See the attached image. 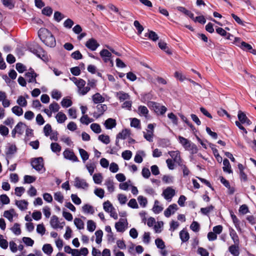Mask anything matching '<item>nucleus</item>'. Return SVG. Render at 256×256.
<instances>
[{"label":"nucleus","mask_w":256,"mask_h":256,"mask_svg":"<svg viewBox=\"0 0 256 256\" xmlns=\"http://www.w3.org/2000/svg\"><path fill=\"white\" fill-rule=\"evenodd\" d=\"M38 35L40 40L47 46L54 48L56 45L54 37L48 30L41 28L38 32Z\"/></svg>","instance_id":"f257e3e1"},{"label":"nucleus","mask_w":256,"mask_h":256,"mask_svg":"<svg viewBox=\"0 0 256 256\" xmlns=\"http://www.w3.org/2000/svg\"><path fill=\"white\" fill-rule=\"evenodd\" d=\"M74 84L78 87V92L80 95L84 96L90 90L89 86H85L86 82L84 80L74 78Z\"/></svg>","instance_id":"f03ea898"},{"label":"nucleus","mask_w":256,"mask_h":256,"mask_svg":"<svg viewBox=\"0 0 256 256\" xmlns=\"http://www.w3.org/2000/svg\"><path fill=\"white\" fill-rule=\"evenodd\" d=\"M176 192L172 187L168 186L164 189L162 192V196L168 202L172 201V198L176 195Z\"/></svg>","instance_id":"7ed1b4c3"},{"label":"nucleus","mask_w":256,"mask_h":256,"mask_svg":"<svg viewBox=\"0 0 256 256\" xmlns=\"http://www.w3.org/2000/svg\"><path fill=\"white\" fill-rule=\"evenodd\" d=\"M32 166L37 171H40L44 168V160L42 157L35 158L32 160Z\"/></svg>","instance_id":"20e7f679"},{"label":"nucleus","mask_w":256,"mask_h":256,"mask_svg":"<svg viewBox=\"0 0 256 256\" xmlns=\"http://www.w3.org/2000/svg\"><path fill=\"white\" fill-rule=\"evenodd\" d=\"M128 223L126 219L120 218L115 224V228L118 232H122L128 228Z\"/></svg>","instance_id":"39448f33"},{"label":"nucleus","mask_w":256,"mask_h":256,"mask_svg":"<svg viewBox=\"0 0 256 256\" xmlns=\"http://www.w3.org/2000/svg\"><path fill=\"white\" fill-rule=\"evenodd\" d=\"M50 224L51 226L54 229L58 228L62 229L63 228L64 225L65 224V222H60L58 216L54 215L52 216L51 218Z\"/></svg>","instance_id":"423d86ee"},{"label":"nucleus","mask_w":256,"mask_h":256,"mask_svg":"<svg viewBox=\"0 0 256 256\" xmlns=\"http://www.w3.org/2000/svg\"><path fill=\"white\" fill-rule=\"evenodd\" d=\"M152 106L154 112L158 114L162 115L165 114L167 110V108L164 106H160V104L155 102H151Z\"/></svg>","instance_id":"0eeeda50"},{"label":"nucleus","mask_w":256,"mask_h":256,"mask_svg":"<svg viewBox=\"0 0 256 256\" xmlns=\"http://www.w3.org/2000/svg\"><path fill=\"white\" fill-rule=\"evenodd\" d=\"M235 40L236 42L239 43L238 44H237V45L244 50H248L252 54L255 52L256 50L252 49V46L250 44L244 42H240V40L239 38H236Z\"/></svg>","instance_id":"6e6552de"},{"label":"nucleus","mask_w":256,"mask_h":256,"mask_svg":"<svg viewBox=\"0 0 256 256\" xmlns=\"http://www.w3.org/2000/svg\"><path fill=\"white\" fill-rule=\"evenodd\" d=\"M96 108L97 112H94L93 114V116L96 118H98L102 116L108 108L106 105L104 104H98Z\"/></svg>","instance_id":"1a4fd4ad"},{"label":"nucleus","mask_w":256,"mask_h":256,"mask_svg":"<svg viewBox=\"0 0 256 256\" xmlns=\"http://www.w3.org/2000/svg\"><path fill=\"white\" fill-rule=\"evenodd\" d=\"M64 156L65 158L70 160L74 162H78V158L75 155L73 151L69 149L66 150L63 152Z\"/></svg>","instance_id":"9d476101"},{"label":"nucleus","mask_w":256,"mask_h":256,"mask_svg":"<svg viewBox=\"0 0 256 256\" xmlns=\"http://www.w3.org/2000/svg\"><path fill=\"white\" fill-rule=\"evenodd\" d=\"M100 54L104 62H108L110 61L112 65H113V62L110 60L112 56L110 52L106 49H103L100 52Z\"/></svg>","instance_id":"9b49d317"},{"label":"nucleus","mask_w":256,"mask_h":256,"mask_svg":"<svg viewBox=\"0 0 256 256\" xmlns=\"http://www.w3.org/2000/svg\"><path fill=\"white\" fill-rule=\"evenodd\" d=\"M74 186L78 188H86L88 186V184L86 182L84 179L76 177L74 179Z\"/></svg>","instance_id":"f8f14e48"},{"label":"nucleus","mask_w":256,"mask_h":256,"mask_svg":"<svg viewBox=\"0 0 256 256\" xmlns=\"http://www.w3.org/2000/svg\"><path fill=\"white\" fill-rule=\"evenodd\" d=\"M25 75L26 80L29 83H37L36 77L38 76V74L32 69H30L29 72L26 73Z\"/></svg>","instance_id":"ddd939ff"},{"label":"nucleus","mask_w":256,"mask_h":256,"mask_svg":"<svg viewBox=\"0 0 256 256\" xmlns=\"http://www.w3.org/2000/svg\"><path fill=\"white\" fill-rule=\"evenodd\" d=\"M168 154L172 158L174 162L178 164V165L182 162L180 152L178 150L170 151L168 152Z\"/></svg>","instance_id":"4468645a"},{"label":"nucleus","mask_w":256,"mask_h":256,"mask_svg":"<svg viewBox=\"0 0 256 256\" xmlns=\"http://www.w3.org/2000/svg\"><path fill=\"white\" fill-rule=\"evenodd\" d=\"M0 102L5 108L10 106V101L8 98L6 92L4 91H0Z\"/></svg>","instance_id":"2eb2a0df"},{"label":"nucleus","mask_w":256,"mask_h":256,"mask_svg":"<svg viewBox=\"0 0 256 256\" xmlns=\"http://www.w3.org/2000/svg\"><path fill=\"white\" fill-rule=\"evenodd\" d=\"M99 46L100 44L98 42L92 38L88 40L86 43V48L92 51L96 50Z\"/></svg>","instance_id":"dca6fc26"},{"label":"nucleus","mask_w":256,"mask_h":256,"mask_svg":"<svg viewBox=\"0 0 256 256\" xmlns=\"http://www.w3.org/2000/svg\"><path fill=\"white\" fill-rule=\"evenodd\" d=\"M178 210V206L176 204L170 205L164 210V214L166 217L169 218Z\"/></svg>","instance_id":"f3484780"},{"label":"nucleus","mask_w":256,"mask_h":256,"mask_svg":"<svg viewBox=\"0 0 256 256\" xmlns=\"http://www.w3.org/2000/svg\"><path fill=\"white\" fill-rule=\"evenodd\" d=\"M32 52L36 54L38 57L42 58L43 60L46 59V52L43 49L40 47H37L34 48Z\"/></svg>","instance_id":"a211bd4d"},{"label":"nucleus","mask_w":256,"mask_h":256,"mask_svg":"<svg viewBox=\"0 0 256 256\" xmlns=\"http://www.w3.org/2000/svg\"><path fill=\"white\" fill-rule=\"evenodd\" d=\"M116 96L120 102L127 100L130 99V96L122 91H120L116 94Z\"/></svg>","instance_id":"6ab92c4d"},{"label":"nucleus","mask_w":256,"mask_h":256,"mask_svg":"<svg viewBox=\"0 0 256 256\" xmlns=\"http://www.w3.org/2000/svg\"><path fill=\"white\" fill-rule=\"evenodd\" d=\"M92 100L94 104H98L104 102L105 98L100 94L96 92L92 96Z\"/></svg>","instance_id":"aec40b11"},{"label":"nucleus","mask_w":256,"mask_h":256,"mask_svg":"<svg viewBox=\"0 0 256 256\" xmlns=\"http://www.w3.org/2000/svg\"><path fill=\"white\" fill-rule=\"evenodd\" d=\"M116 121L114 119L109 118L107 119L104 124V125L106 129H112L116 127Z\"/></svg>","instance_id":"412c9836"},{"label":"nucleus","mask_w":256,"mask_h":256,"mask_svg":"<svg viewBox=\"0 0 256 256\" xmlns=\"http://www.w3.org/2000/svg\"><path fill=\"white\" fill-rule=\"evenodd\" d=\"M15 214V211L14 209H10L8 210L4 211V216L8 218L10 222L13 221L14 216Z\"/></svg>","instance_id":"4be33fe9"},{"label":"nucleus","mask_w":256,"mask_h":256,"mask_svg":"<svg viewBox=\"0 0 256 256\" xmlns=\"http://www.w3.org/2000/svg\"><path fill=\"white\" fill-rule=\"evenodd\" d=\"M56 118L58 123H64L67 119L66 115L62 112H60L56 114Z\"/></svg>","instance_id":"5701e85b"},{"label":"nucleus","mask_w":256,"mask_h":256,"mask_svg":"<svg viewBox=\"0 0 256 256\" xmlns=\"http://www.w3.org/2000/svg\"><path fill=\"white\" fill-rule=\"evenodd\" d=\"M16 204L21 210H25L27 209L28 202L25 200H16Z\"/></svg>","instance_id":"b1692460"},{"label":"nucleus","mask_w":256,"mask_h":256,"mask_svg":"<svg viewBox=\"0 0 256 256\" xmlns=\"http://www.w3.org/2000/svg\"><path fill=\"white\" fill-rule=\"evenodd\" d=\"M228 250L234 256H238L240 254L238 245L236 244L232 245L229 247Z\"/></svg>","instance_id":"393cba45"},{"label":"nucleus","mask_w":256,"mask_h":256,"mask_svg":"<svg viewBox=\"0 0 256 256\" xmlns=\"http://www.w3.org/2000/svg\"><path fill=\"white\" fill-rule=\"evenodd\" d=\"M26 125L23 122H20L16 126L14 129L17 132V134L21 135L23 134L24 129L26 128Z\"/></svg>","instance_id":"a878e982"},{"label":"nucleus","mask_w":256,"mask_h":256,"mask_svg":"<svg viewBox=\"0 0 256 256\" xmlns=\"http://www.w3.org/2000/svg\"><path fill=\"white\" fill-rule=\"evenodd\" d=\"M16 146L14 144H9L6 150V154L7 156H12L16 152Z\"/></svg>","instance_id":"bb28decb"},{"label":"nucleus","mask_w":256,"mask_h":256,"mask_svg":"<svg viewBox=\"0 0 256 256\" xmlns=\"http://www.w3.org/2000/svg\"><path fill=\"white\" fill-rule=\"evenodd\" d=\"M138 114L140 116H143L144 117L147 118L148 113V110L146 106H139L138 109Z\"/></svg>","instance_id":"cd10ccee"},{"label":"nucleus","mask_w":256,"mask_h":256,"mask_svg":"<svg viewBox=\"0 0 256 256\" xmlns=\"http://www.w3.org/2000/svg\"><path fill=\"white\" fill-rule=\"evenodd\" d=\"M223 165H224L223 170L224 172H226L229 174H230L232 172V170H231V166H230V162L228 159L225 158L224 160Z\"/></svg>","instance_id":"c85d7f7f"},{"label":"nucleus","mask_w":256,"mask_h":256,"mask_svg":"<svg viewBox=\"0 0 256 256\" xmlns=\"http://www.w3.org/2000/svg\"><path fill=\"white\" fill-rule=\"evenodd\" d=\"M82 212L85 214H93L94 212V210L92 206L86 204L82 207Z\"/></svg>","instance_id":"c756f323"},{"label":"nucleus","mask_w":256,"mask_h":256,"mask_svg":"<svg viewBox=\"0 0 256 256\" xmlns=\"http://www.w3.org/2000/svg\"><path fill=\"white\" fill-rule=\"evenodd\" d=\"M105 185L110 192H112L114 190V186L112 180L110 179L106 180L105 182Z\"/></svg>","instance_id":"7c9ffc66"},{"label":"nucleus","mask_w":256,"mask_h":256,"mask_svg":"<svg viewBox=\"0 0 256 256\" xmlns=\"http://www.w3.org/2000/svg\"><path fill=\"white\" fill-rule=\"evenodd\" d=\"M80 122L84 124L88 125L94 121L92 118H90L87 114L83 115L80 120Z\"/></svg>","instance_id":"2f4dec72"},{"label":"nucleus","mask_w":256,"mask_h":256,"mask_svg":"<svg viewBox=\"0 0 256 256\" xmlns=\"http://www.w3.org/2000/svg\"><path fill=\"white\" fill-rule=\"evenodd\" d=\"M16 103L21 107H26L28 104L26 100L22 96H20L18 97L16 100Z\"/></svg>","instance_id":"473e14b6"},{"label":"nucleus","mask_w":256,"mask_h":256,"mask_svg":"<svg viewBox=\"0 0 256 256\" xmlns=\"http://www.w3.org/2000/svg\"><path fill=\"white\" fill-rule=\"evenodd\" d=\"M130 134L129 130H127V129L124 130L117 135V139L120 138V139L124 140L128 136H130Z\"/></svg>","instance_id":"72a5a7b5"},{"label":"nucleus","mask_w":256,"mask_h":256,"mask_svg":"<svg viewBox=\"0 0 256 256\" xmlns=\"http://www.w3.org/2000/svg\"><path fill=\"white\" fill-rule=\"evenodd\" d=\"M12 112L17 116H20L23 114V110L20 106H16L12 108Z\"/></svg>","instance_id":"f704fd0d"},{"label":"nucleus","mask_w":256,"mask_h":256,"mask_svg":"<svg viewBox=\"0 0 256 256\" xmlns=\"http://www.w3.org/2000/svg\"><path fill=\"white\" fill-rule=\"evenodd\" d=\"M78 151L83 162H84L89 158V154L88 152L82 148H80L78 149Z\"/></svg>","instance_id":"c9c22d12"},{"label":"nucleus","mask_w":256,"mask_h":256,"mask_svg":"<svg viewBox=\"0 0 256 256\" xmlns=\"http://www.w3.org/2000/svg\"><path fill=\"white\" fill-rule=\"evenodd\" d=\"M163 210V208L160 206V202L158 200L154 201V204L152 208L153 212L155 214H159Z\"/></svg>","instance_id":"e433bc0d"},{"label":"nucleus","mask_w":256,"mask_h":256,"mask_svg":"<svg viewBox=\"0 0 256 256\" xmlns=\"http://www.w3.org/2000/svg\"><path fill=\"white\" fill-rule=\"evenodd\" d=\"M74 224L78 230H82L84 228V222L80 218H75L74 220Z\"/></svg>","instance_id":"4c0bfd02"},{"label":"nucleus","mask_w":256,"mask_h":256,"mask_svg":"<svg viewBox=\"0 0 256 256\" xmlns=\"http://www.w3.org/2000/svg\"><path fill=\"white\" fill-rule=\"evenodd\" d=\"M230 216L232 217V222L234 224V226L236 228L239 230H240V222L238 220V219L237 218L236 215L234 214L233 212H230Z\"/></svg>","instance_id":"58836bf2"},{"label":"nucleus","mask_w":256,"mask_h":256,"mask_svg":"<svg viewBox=\"0 0 256 256\" xmlns=\"http://www.w3.org/2000/svg\"><path fill=\"white\" fill-rule=\"evenodd\" d=\"M180 236L182 242H186L190 238L188 232L184 230L180 232Z\"/></svg>","instance_id":"ea45409f"},{"label":"nucleus","mask_w":256,"mask_h":256,"mask_svg":"<svg viewBox=\"0 0 256 256\" xmlns=\"http://www.w3.org/2000/svg\"><path fill=\"white\" fill-rule=\"evenodd\" d=\"M178 140L180 142L182 145V146L186 149V148L190 146V143L191 142L188 139L182 136H178Z\"/></svg>","instance_id":"a19ab883"},{"label":"nucleus","mask_w":256,"mask_h":256,"mask_svg":"<svg viewBox=\"0 0 256 256\" xmlns=\"http://www.w3.org/2000/svg\"><path fill=\"white\" fill-rule=\"evenodd\" d=\"M159 48L162 50H164L167 54H172V52L168 48L167 44L166 42H160L158 44Z\"/></svg>","instance_id":"79ce46f5"},{"label":"nucleus","mask_w":256,"mask_h":256,"mask_svg":"<svg viewBox=\"0 0 256 256\" xmlns=\"http://www.w3.org/2000/svg\"><path fill=\"white\" fill-rule=\"evenodd\" d=\"M142 156H145L144 152V151L139 152V154H136L134 156V162L137 163H141L143 160Z\"/></svg>","instance_id":"37998d69"},{"label":"nucleus","mask_w":256,"mask_h":256,"mask_svg":"<svg viewBox=\"0 0 256 256\" xmlns=\"http://www.w3.org/2000/svg\"><path fill=\"white\" fill-rule=\"evenodd\" d=\"M90 127L91 130L96 134H100L102 132L100 126L98 124L93 123L91 124Z\"/></svg>","instance_id":"c03bdc74"},{"label":"nucleus","mask_w":256,"mask_h":256,"mask_svg":"<svg viewBox=\"0 0 256 256\" xmlns=\"http://www.w3.org/2000/svg\"><path fill=\"white\" fill-rule=\"evenodd\" d=\"M49 108L50 109V111L52 112H58L60 106L58 105V103L56 102H53L52 104H50L49 106Z\"/></svg>","instance_id":"a18cd8bd"},{"label":"nucleus","mask_w":256,"mask_h":256,"mask_svg":"<svg viewBox=\"0 0 256 256\" xmlns=\"http://www.w3.org/2000/svg\"><path fill=\"white\" fill-rule=\"evenodd\" d=\"M103 206L104 210L107 212H110L112 209H114L113 206L108 200L105 202L103 204Z\"/></svg>","instance_id":"49530a36"},{"label":"nucleus","mask_w":256,"mask_h":256,"mask_svg":"<svg viewBox=\"0 0 256 256\" xmlns=\"http://www.w3.org/2000/svg\"><path fill=\"white\" fill-rule=\"evenodd\" d=\"M145 36H148L150 39L154 42L156 41L158 39V34L152 30L150 31L148 34H146Z\"/></svg>","instance_id":"de8ad7c7"},{"label":"nucleus","mask_w":256,"mask_h":256,"mask_svg":"<svg viewBox=\"0 0 256 256\" xmlns=\"http://www.w3.org/2000/svg\"><path fill=\"white\" fill-rule=\"evenodd\" d=\"M230 236L232 240H233L234 244L238 245L240 242L238 234L234 230H232L230 232Z\"/></svg>","instance_id":"09e8293b"},{"label":"nucleus","mask_w":256,"mask_h":256,"mask_svg":"<svg viewBox=\"0 0 256 256\" xmlns=\"http://www.w3.org/2000/svg\"><path fill=\"white\" fill-rule=\"evenodd\" d=\"M72 104V101L68 98H64L61 102V105L64 108H68Z\"/></svg>","instance_id":"8fccbe9b"},{"label":"nucleus","mask_w":256,"mask_h":256,"mask_svg":"<svg viewBox=\"0 0 256 256\" xmlns=\"http://www.w3.org/2000/svg\"><path fill=\"white\" fill-rule=\"evenodd\" d=\"M96 228L95 222L92 220H88L87 222V229L90 232H94Z\"/></svg>","instance_id":"3c124183"},{"label":"nucleus","mask_w":256,"mask_h":256,"mask_svg":"<svg viewBox=\"0 0 256 256\" xmlns=\"http://www.w3.org/2000/svg\"><path fill=\"white\" fill-rule=\"evenodd\" d=\"M50 148L54 152H59L61 150V146L58 144L56 142L52 143Z\"/></svg>","instance_id":"603ef678"},{"label":"nucleus","mask_w":256,"mask_h":256,"mask_svg":"<svg viewBox=\"0 0 256 256\" xmlns=\"http://www.w3.org/2000/svg\"><path fill=\"white\" fill-rule=\"evenodd\" d=\"M93 180L94 182L96 184H100L102 180V174L100 173L95 174L93 176Z\"/></svg>","instance_id":"864d4df0"},{"label":"nucleus","mask_w":256,"mask_h":256,"mask_svg":"<svg viewBox=\"0 0 256 256\" xmlns=\"http://www.w3.org/2000/svg\"><path fill=\"white\" fill-rule=\"evenodd\" d=\"M51 96L52 98L58 100L62 96V93L57 90H54L51 92Z\"/></svg>","instance_id":"5fc2aeb1"},{"label":"nucleus","mask_w":256,"mask_h":256,"mask_svg":"<svg viewBox=\"0 0 256 256\" xmlns=\"http://www.w3.org/2000/svg\"><path fill=\"white\" fill-rule=\"evenodd\" d=\"M42 250L47 254H50L53 250L50 244H46L42 247Z\"/></svg>","instance_id":"6e6d98bb"},{"label":"nucleus","mask_w":256,"mask_h":256,"mask_svg":"<svg viewBox=\"0 0 256 256\" xmlns=\"http://www.w3.org/2000/svg\"><path fill=\"white\" fill-rule=\"evenodd\" d=\"M95 235L96 236V242L98 244L101 243L102 240V237L103 235L102 231L101 230H97L95 232Z\"/></svg>","instance_id":"4d7b16f0"},{"label":"nucleus","mask_w":256,"mask_h":256,"mask_svg":"<svg viewBox=\"0 0 256 256\" xmlns=\"http://www.w3.org/2000/svg\"><path fill=\"white\" fill-rule=\"evenodd\" d=\"M54 198L56 200L62 204L64 202V198L62 194L60 192H58L54 193Z\"/></svg>","instance_id":"13d9d810"},{"label":"nucleus","mask_w":256,"mask_h":256,"mask_svg":"<svg viewBox=\"0 0 256 256\" xmlns=\"http://www.w3.org/2000/svg\"><path fill=\"white\" fill-rule=\"evenodd\" d=\"M12 232L16 235H19L21 233V230L20 228V225L16 223L11 228Z\"/></svg>","instance_id":"bf43d9fd"},{"label":"nucleus","mask_w":256,"mask_h":256,"mask_svg":"<svg viewBox=\"0 0 256 256\" xmlns=\"http://www.w3.org/2000/svg\"><path fill=\"white\" fill-rule=\"evenodd\" d=\"M98 140L105 144H108L110 142V137L108 135L100 134L98 136Z\"/></svg>","instance_id":"052dcab7"},{"label":"nucleus","mask_w":256,"mask_h":256,"mask_svg":"<svg viewBox=\"0 0 256 256\" xmlns=\"http://www.w3.org/2000/svg\"><path fill=\"white\" fill-rule=\"evenodd\" d=\"M24 182L26 184H31L36 180V178L34 176L26 175L24 176Z\"/></svg>","instance_id":"680f3d73"},{"label":"nucleus","mask_w":256,"mask_h":256,"mask_svg":"<svg viewBox=\"0 0 256 256\" xmlns=\"http://www.w3.org/2000/svg\"><path fill=\"white\" fill-rule=\"evenodd\" d=\"M122 156L124 160H129L132 158V152L130 150H126L122 152Z\"/></svg>","instance_id":"e2e57ef3"},{"label":"nucleus","mask_w":256,"mask_h":256,"mask_svg":"<svg viewBox=\"0 0 256 256\" xmlns=\"http://www.w3.org/2000/svg\"><path fill=\"white\" fill-rule=\"evenodd\" d=\"M138 200L140 206L144 208L146 206L148 201L147 199L145 197L142 196H140L138 198Z\"/></svg>","instance_id":"0e129e2a"},{"label":"nucleus","mask_w":256,"mask_h":256,"mask_svg":"<svg viewBox=\"0 0 256 256\" xmlns=\"http://www.w3.org/2000/svg\"><path fill=\"white\" fill-rule=\"evenodd\" d=\"M9 132L8 128L5 126L0 125V134L2 136H7Z\"/></svg>","instance_id":"69168bd1"},{"label":"nucleus","mask_w":256,"mask_h":256,"mask_svg":"<svg viewBox=\"0 0 256 256\" xmlns=\"http://www.w3.org/2000/svg\"><path fill=\"white\" fill-rule=\"evenodd\" d=\"M52 132V126L50 124H46L44 128V132L46 136H48L50 135V134Z\"/></svg>","instance_id":"338daca9"},{"label":"nucleus","mask_w":256,"mask_h":256,"mask_svg":"<svg viewBox=\"0 0 256 256\" xmlns=\"http://www.w3.org/2000/svg\"><path fill=\"white\" fill-rule=\"evenodd\" d=\"M162 180L166 184H172L174 182V178L171 176L164 175L163 176Z\"/></svg>","instance_id":"774afa93"}]
</instances>
